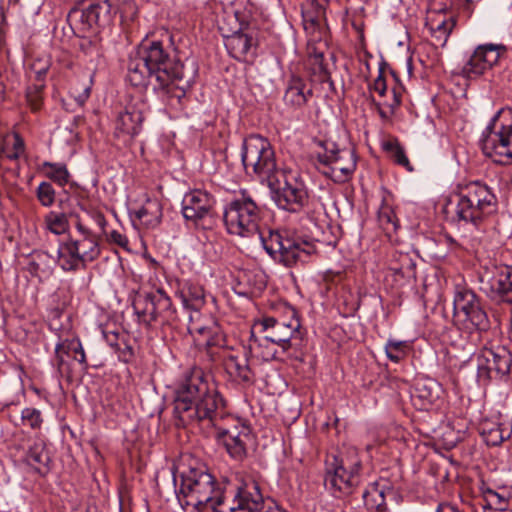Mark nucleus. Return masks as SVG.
Instances as JSON below:
<instances>
[{
  "mask_svg": "<svg viewBox=\"0 0 512 512\" xmlns=\"http://www.w3.org/2000/svg\"><path fill=\"white\" fill-rule=\"evenodd\" d=\"M485 442L489 446H497L511 435V429L503 424H496L493 427L482 431Z\"/></svg>",
  "mask_w": 512,
  "mask_h": 512,
  "instance_id": "obj_44",
  "label": "nucleus"
},
{
  "mask_svg": "<svg viewBox=\"0 0 512 512\" xmlns=\"http://www.w3.org/2000/svg\"><path fill=\"white\" fill-rule=\"evenodd\" d=\"M77 240L69 238L58 245L56 262L64 271H76L86 265L80 254Z\"/></svg>",
  "mask_w": 512,
  "mask_h": 512,
  "instance_id": "obj_24",
  "label": "nucleus"
},
{
  "mask_svg": "<svg viewBox=\"0 0 512 512\" xmlns=\"http://www.w3.org/2000/svg\"><path fill=\"white\" fill-rule=\"evenodd\" d=\"M249 352L242 354H229L224 358L225 371L234 382L241 385H252L255 373L249 364Z\"/></svg>",
  "mask_w": 512,
  "mask_h": 512,
  "instance_id": "obj_20",
  "label": "nucleus"
},
{
  "mask_svg": "<svg viewBox=\"0 0 512 512\" xmlns=\"http://www.w3.org/2000/svg\"><path fill=\"white\" fill-rule=\"evenodd\" d=\"M260 220L261 210L246 190H241L239 195L226 205L223 213L227 232L240 237L256 235Z\"/></svg>",
  "mask_w": 512,
  "mask_h": 512,
  "instance_id": "obj_7",
  "label": "nucleus"
},
{
  "mask_svg": "<svg viewBox=\"0 0 512 512\" xmlns=\"http://www.w3.org/2000/svg\"><path fill=\"white\" fill-rule=\"evenodd\" d=\"M72 125H75L76 127L83 123V117L80 115L74 116L72 120Z\"/></svg>",
  "mask_w": 512,
  "mask_h": 512,
  "instance_id": "obj_61",
  "label": "nucleus"
},
{
  "mask_svg": "<svg viewBox=\"0 0 512 512\" xmlns=\"http://www.w3.org/2000/svg\"><path fill=\"white\" fill-rule=\"evenodd\" d=\"M226 402L209 374L195 368L176 391L174 414L181 425L207 422L217 430V440L229 456L238 462L247 456V440L250 428L237 421L225 428L221 421L230 418Z\"/></svg>",
  "mask_w": 512,
  "mask_h": 512,
  "instance_id": "obj_1",
  "label": "nucleus"
},
{
  "mask_svg": "<svg viewBox=\"0 0 512 512\" xmlns=\"http://www.w3.org/2000/svg\"><path fill=\"white\" fill-rule=\"evenodd\" d=\"M64 355H66V347L63 339L59 337L58 342L55 346V360L56 366L59 371H61L63 365L65 364Z\"/></svg>",
  "mask_w": 512,
  "mask_h": 512,
  "instance_id": "obj_55",
  "label": "nucleus"
},
{
  "mask_svg": "<svg viewBox=\"0 0 512 512\" xmlns=\"http://www.w3.org/2000/svg\"><path fill=\"white\" fill-rule=\"evenodd\" d=\"M86 7H73L67 15V22L74 34L86 37L102 23L110 20L117 0H87Z\"/></svg>",
  "mask_w": 512,
  "mask_h": 512,
  "instance_id": "obj_14",
  "label": "nucleus"
},
{
  "mask_svg": "<svg viewBox=\"0 0 512 512\" xmlns=\"http://www.w3.org/2000/svg\"><path fill=\"white\" fill-rule=\"evenodd\" d=\"M389 270L394 274L395 279L407 281L416 278V263L408 253L394 252L392 254Z\"/></svg>",
  "mask_w": 512,
  "mask_h": 512,
  "instance_id": "obj_31",
  "label": "nucleus"
},
{
  "mask_svg": "<svg viewBox=\"0 0 512 512\" xmlns=\"http://www.w3.org/2000/svg\"><path fill=\"white\" fill-rule=\"evenodd\" d=\"M129 214L133 221L138 220L146 229H154L161 222L162 207L158 200L147 199L143 206Z\"/></svg>",
  "mask_w": 512,
  "mask_h": 512,
  "instance_id": "obj_29",
  "label": "nucleus"
},
{
  "mask_svg": "<svg viewBox=\"0 0 512 512\" xmlns=\"http://www.w3.org/2000/svg\"><path fill=\"white\" fill-rule=\"evenodd\" d=\"M506 52L507 48L503 44L479 45L463 65L461 74L467 79H475L496 65Z\"/></svg>",
  "mask_w": 512,
  "mask_h": 512,
  "instance_id": "obj_19",
  "label": "nucleus"
},
{
  "mask_svg": "<svg viewBox=\"0 0 512 512\" xmlns=\"http://www.w3.org/2000/svg\"><path fill=\"white\" fill-rule=\"evenodd\" d=\"M78 247H80V254L84 263L92 262L100 256L101 250L99 247L96 236H88L77 240Z\"/></svg>",
  "mask_w": 512,
  "mask_h": 512,
  "instance_id": "obj_43",
  "label": "nucleus"
},
{
  "mask_svg": "<svg viewBox=\"0 0 512 512\" xmlns=\"http://www.w3.org/2000/svg\"><path fill=\"white\" fill-rule=\"evenodd\" d=\"M158 289L151 292L139 294L134 300L133 308L139 322L146 326L157 323Z\"/></svg>",
  "mask_w": 512,
  "mask_h": 512,
  "instance_id": "obj_26",
  "label": "nucleus"
},
{
  "mask_svg": "<svg viewBox=\"0 0 512 512\" xmlns=\"http://www.w3.org/2000/svg\"><path fill=\"white\" fill-rule=\"evenodd\" d=\"M477 377L481 382L507 375L512 364V355L503 346L483 348L476 355Z\"/></svg>",
  "mask_w": 512,
  "mask_h": 512,
  "instance_id": "obj_17",
  "label": "nucleus"
},
{
  "mask_svg": "<svg viewBox=\"0 0 512 512\" xmlns=\"http://www.w3.org/2000/svg\"><path fill=\"white\" fill-rule=\"evenodd\" d=\"M43 221L45 229L55 235L65 234L69 230L68 217L63 212L49 211Z\"/></svg>",
  "mask_w": 512,
  "mask_h": 512,
  "instance_id": "obj_38",
  "label": "nucleus"
},
{
  "mask_svg": "<svg viewBox=\"0 0 512 512\" xmlns=\"http://www.w3.org/2000/svg\"><path fill=\"white\" fill-rule=\"evenodd\" d=\"M42 171L48 179L60 187H64L70 179V173L64 163L48 162L42 164Z\"/></svg>",
  "mask_w": 512,
  "mask_h": 512,
  "instance_id": "obj_37",
  "label": "nucleus"
},
{
  "mask_svg": "<svg viewBox=\"0 0 512 512\" xmlns=\"http://www.w3.org/2000/svg\"><path fill=\"white\" fill-rule=\"evenodd\" d=\"M214 197L199 189L186 193L182 200V214L195 226L206 228L214 217Z\"/></svg>",
  "mask_w": 512,
  "mask_h": 512,
  "instance_id": "obj_18",
  "label": "nucleus"
},
{
  "mask_svg": "<svg viewBox=\"0 0 512 512\" xmlns=\"http://www.w3.org/2000/svg\"><path fill=\"white\" fill-rule=\"evenodd\" d=\"M35 195L43 207L49 208L55 203L56 191L50 182L42 181L36 188Z\"/></svg>",
  "mask_w": 512,
  "mask_h": 512,
  "instance_id": "obj_46",
  "label": "nucleus"
},
{
  "mask_svg": "<svg viewBox=\"0 0 512 512\" xmlns=\"http://www.w3.org/2000/svg\"><path fill=\"white\" fill-rule=\"evenodd\" d=\"M173 480L176 497L183 509L191 506L198 511L204 508L219 511L224 491L205 463L184 456L173 473Z\"/></svg>",
  "mask_w": 512,
  "mask_h": 512,
  "instance_id": "obj_3",
  "label": "nucleus"
},
{
  "mask_svg": "<svg viewBox=\"0 0 512 512\" xmlns=\"http://www.w3.org/2000/svg\"><path fill=\"white\" fill-rule=\"evenodd\" d=\"M410 347L411 345L408 341L388 339L384 349L387 358L392 362L398 363L407 356Z\"/></svg>",
  "mask_w": 512,
  "mask_h": 512,
  "instance_id": "obj_41",
  "label": "nucleus"
},
{
  "mask_svg": "<svg viewBox=\"0 0 512 512\" xmlns=\"http://www.w3.org/2000/svg\"><path fill=\"white\" fill-rule=\"evenodd\" d=\"M262 331L265 333L263 340L279 346L283 353L291 357H297L299 352L300 322L293 317L289 322L265 317L261 321Z\"/></svg>",
  "mask_w": 512,
  "mask_h": 512,
  "instance_id": "obj_15",
  "label": "nucleus"
},
{
  "mask_svg": "<svg viewBox=\"0 0 512 512\" xmlns=\"http://www.w3.org/2000/svg\"><path fill=\"white\" fill-rule=\"evenodd\" d=\"M76 229L83 235V238L88 236H95L89 229L84 227L80 222L77 223Z\"/></svg>",
  "mask_w": 512,
  "mask_h": 512,
  "instance_id": "obj_59",
  "label": "nucleus"
},
{
  "mask_svg": "<svg viewBox=\"0 0 512 512\" xmlns=\"http://www.w3.org/2000/svg\"><path fill=\"white\" fill-rule=\"evenodd\" d=\"M441 387L432 379L418 381L412 392V400L422 410H427L440 396Z\"/></svg>",
  "mask_w": 512,
  "mask_h": 512,
  "instance_id": "obj_28",
  "label": "nucleus"
},
{
  "mask_svg": "<svg viewBox=\"0 0 512 512\" xmlns=\"http://www.w3.org/2000/svg\"><path fill=\"white\" fill-rule=\"evenodd\" d=\"M377 218L379 226L387 235L395 233L398 230L399 222L391 206L382 204L378 210Z\"/></svg>",
  "mask_w": 512,
  "mask_h": 512,
  "instance_id": "obj_40",
  "label": "nucleus"
},
{
  "mask_svg": "<svg viewBox=\"0 0 512 512\" xmlns=\"http://www.w3.org/2000/svg\"><path fill=\"white\" fill-rule=\"evenodd\" d=\"M454 316L470 331L486 332L490 321L476 293L465 286H456L454 299Z\"/></svg>",
  "mask_w": 512,
  "mask_h": 512,
  "instance_id": "obj_13",
  "label": "nucleus"
},
{
  "mask_svg": "<svg viewBox=\"0 0 512 512\" xmlns=\"http://www.w3.org/2000/svg\"><path fill=\"white\" fill-rule=\"evenodd\" d=\"M183 306L195 312H199L206 303L207 294L203 286L187 281L178 292Z\"/></svg>",
  "mask_w": 512,
  "mask_h": 512,
  "instance_id": "obj_30",
  "label": "nucleus"
},
{
  "mask_svg": "<svg viewBox=\"0 0 512 512\" xmlns=\"http://www.w3.org/2000/svg\"><path fill=\"white\" fill-rule=\"evenodd\" d=\"M259 239L265 251L275 261L290 267L298 261L304 262L306 257L315 252V245L312 242L296 240L288 237L286 232L278 230L258 229Z\"/></svg>",
  "mask_w": 512,
  "mask_h": 512,
  "instance_id": "obj_9",
  "label": "nucleus"
},
{
  "mask_svg": "<svg viewBox=\"0 0 512 512\" xmlns=\"http://www.w3.org/2000/svg\"><path fill=\"white\" fill-rule=\"evenodd\" d=\"M371 89H373L375 92H377L380 96H384L386 93V80L382 73L378 75V77L374 80Z\"/></svg>",
  "mask_w": 512,
  "mask_h": 512,
  "instance_id": "obj_56",
  "label": "nucleus"
},
{
  "mask_svg": "<svg viewBox=\"0 0 512 512\" xmlns=\"http://www.w3.org/2000/svg\"><path fill=\"white\" fill-rule=\"evenodd\" d=\"M309 62L312 66L313 72L315 74L327 75V68L324 64V55L323 52L317 51L316 49H313L309 51Z\"/></svg>",
  "mask_w": 512,
  "mask_h": 512,
  "instance_id": "obj_51",
  "label": "nucleus"
},
{
  "mask_svg": "<svg viewBox=\"0 0 512 512\" xmlns=\"http://www.w3.org/2000/svg\"><path fill=\"white\" fill-rule=\"evenodd\" d=\"M384 150L388 152L394 162L402 167H404L407 171L412 172L414 170L411 165L404 148L397 141H388L384 143Z\"/></svg>",
  "mask_w": 512,
  "mask_h": 512,
  "instance_id": "obj_42",
  "label": "nucleus"
},
{
  "mask_svg": "<svg viewBox=\"0 0 512 512\" xmlns=\"http://www.w3.org/2000/svg\"><path fill=\"white\" fill-rule=\"evenodd\" d=\"M241 161L246 174L254 175L262 183H268L278 172L275 153L265 137L252 134L244 138Z\"/></svg>",
  "mask_w": 512,
  "mask_h": 512,
  "instance_id": "obj_6",
  "label": "nucleus"
},
{
  "mask_svg": "<svg viewBox=\"0 0 512 512\" xmlns=\"http://www.w3.org/2000/svg\"><path fill=\"white\" fill-rule=\"evenodd\" d=\"M106 238L109 243L116 244L121 248L128 249L129 240L126 235L117 230H112L106 233Z\"/></svg>",
  "mask_w": 512,
  "mask_h": 512,
  "instance_id": "obj_53",
  "label": "nucleus"
},
{
  "mask_svg": "<svg viewBox=\"0 0 512 512\" xmlns=\"http://www.w3.org/2000/svg\"><path fill=\"white\" fill-rule=\"evenodd\" d=\"M267 185L279 209L298 213L308 204V190L298 171L282 169Z\"/></svg>",
  "mask_w": 512,
  "mask_h": 512,
  "instance_id": "obj_8",
  "label": "nucleus"
},
{
  "mask_svg": "<svg viewBox=\"0 0 512 512\" xmlns=\"http://www.w3.org/2000/svg\"><path fill=\"white\" fill-rule=\"evenodd\" d=\"M486 497L489 503L495 505L496 508L499 509L500 511H505L507 509L508 502L499 493L492 490H488L486 493Z\"/></svg>",
  "mask_w": 512,
  "mask_h": 512,
  "instance_id": "obj_54",
  "label": "nucleus"
},
{
  "mask_svg": "<svg viewBox=\"0 0 512 512\" xmlns=\"http://www.w3.org/2000/svg\"><path fill=\"white\" fill-rule=\"evenodd\" d=\"M157 297V323H160L161 325H172L176 323L178 316L171 298L162 289H158Z\"/></svg>",
  "mask_w": 512,
  "mask_h": 512,
  "instance_id": "obj_36",
  "label": "nucleus"
},
{
  "mask_svg": "<svg viewBox=\"0 0 512 512\" xmlns=\"http://www.w3.org/2000/svg\"><path fill=\"white\" fill-rule=\"evenodd\" d=\"M254 46H256V40L253 33L242 28L225 37V47L228 53L239 61L245 60Z\"/></svg>",
  "mask_w": 512,
  "mask_h": 512,
  "instance_id": "obj_25",
  "label": "nucleus"
},
{
  "mask_svg": "<svg viewBox=\"0 0 512 512\" xmlns=\"http://www.w3.org/2000/svg\"><path fill=\"white\" fill-rule=\"evenodd\" d=\"M138 50L153 70L154 90H160L171 100L180 103L194 83L197 74L194 62L187 68L186 63L177 59L173 36L168 31L161 35V39L143 40Z\"/></svg>",
  "mask_w": 512,
  "mask_h": 512,
  "instance_id": "obj_2",
  "label": "nucleus"
},
{
  "mask_svg": "<svg viewBox=\"0 0 512 512\" xmlns=\"http://www.w3.org/2000/svg\"><path fill=\"white\" fill-rule=\"evenodd\" d=\"M362 461L355 448L328 455L325 460V489L337 499L354 493L362 482Z\"/></svg>",
  "mask_w": 512,
  "mask_h": 512,
  "instance_id": "obj_4",
  "label": "nucleus"
},
{
  "mask_svg": "<svg viewBox=\"0 0 512 512\" xmlns=\"http://www.w3.org/2000/svg\"><path fill=\"white\" fill-rule=\"evenodd\" d=\"M150 69L139 50L129 57L127 65V81L134 87L145 88L155 75Z\"/></svg>",
  "mask_w": 512,
  "mask_h": 512,
  "instance_id": "obj_22",
  "label": "nucleus"
},
{
  "mask_svg": "<svg viewBox=\"0 0 512 512\" xmlns=\"http://www.w3.org/2000/svg\"><path fill=\"white\" fill-rule=\"evenodd\" d=\"M25 461L41 475H45L49 472L51 459L43 441L35 442V444L29 448L25 456Z\"/></svg>",
  "mask_w": 512,
  "mask_h": 512,
  "instance_id": "obj_33",
  "label": "nucleus"
},
{
  "mask_svg": "<svg viewBox=\"0 0 512 512\" xmlns=\"http://www.w3.org/2000/svg\"><path fill=\"white\" fill-rule=\"evenodd\" d=\"M22 425L32 430H40L44 419L40 410L33 407H26L21 412Z\"/></svg>",
  "mask_w": 512,
  "mask_h": 512,
  "instance_id": "obj_47",
  "label": "nucleus"
},
{
  "mask_svg": "<svg viewBox=\"0 0 512 512\" xmlns=\"http://www.w3.org/2000/svg\"><path fill=\"white\" fill-rule=\"evenodd\" d=\"M25 152L24 140L19 134L15 133L11 138L5 139L3 147L0 149V158L9 160H18Z\"/></svg>",
  "mask_w": 512,
  "mask_h": 512,
  "instance_id": "obj_39",
  "label": "nucleus"
},
{
  "mask_svg": "<svg viewBox=\"0 0 512 512\" xmlns=\"http://www.w3.org/2000/svg\"><path fill=\"white\" fill-rule=\"evenodd\" d=\"M95 222H96V223H97V225L101 228L102 232L106 234V232H105V226H106V224H107V221H106V219H105L104 215H103V214H101V213L96 214V216H95Z\"/></svg>",
  "mask_w": 512,
  "mask_h": 512,
  "instance_id": "obj_58",
  "label": "nucleus"
},
{
  "mask_svg": "<svg viewBox=\"0 0 512 512\" xmlns=\"http://www.w3.org/2000/svg\"><path fill=\"white\" fill-rule=\"evenodd\" d=\"M480 290L491 300L512 304V267L485 266L479 272Z\"/></svg>",
  "mask_w": 512,
  "mask_h": 512,
  "instance_id": "obj_16",
  "label": "nucleus"
},
{
  "mask_svg": "<svg viewBox=\"0 0 512 512\" xmlns=\"http://www.w3.org/2000/svg\"><path fill=\"white\" fill-rule=\"evenodd\" d=\"M27 271L33 277H48L52 274L55 259L46 251L35 250L28 255Z\"/></svg>",
  "mask_w": 512,
  "mask_h": 512,
  "instance_id": "obj_32",
  "label": "nucleus"
},
{
  "mask_svg": "<svg viewBox=\"0 0 512 512\" xmlns=\"http://www.w3.org/2000/svg\"><path fill=\"white\" fill-rule=\"evenodd\" d=\"M189 318H190V321H193L192 316H190ZM189 330L196 331L200 334H205V333L211 334L206 341L207 346H222L225 342L223 334L218 332L217 327H214L212 330V329H209L206 327H200V326L194 324L193 322H191V325L189 326Z\"/></svg>",
  "mask_w": 512,
  "mask_h": 512,
  "instance_id": "obj_48",
  "label": "nucleus"
},
{
  "mask_svg": "<svg viewBox=\"0 0 512 512\" xmlns=\"http://www.w3.org/2000/svg\"><path fill=\"white\" fill-rule=\"evenodd\" d=\"M328 0H312L303 8L302 18L305 30H316L320 28L325 16V4Z\"/></svg>",
  "mask_w": 512,
  "mask_h": 512,
  "instance_id": "obj_34",
  "label": "nucleus"
},
{
  "mask_svg": "<svg viewBox=\"0 0 512 512\" xmlns=\"http://www.w3.org/2000/svg\"><path fill=\"white\" fill-rule=\"evenodd\" d=\"M264 288V282L263 281H260L259 282V285L257 287L258 290H262Z\"/></svg>",
  "mask_w": 512,
  "mask_h": 512,
  "instance_id": "obj_63",
  "label": "nucleus"
},
{
  "mask_svg": "<svg viewBox=\"0 0 512 512\" xmlns=\"http://www.w3.org/2000/svg\"><path fill=\"white\" fill-rule=\"evenodd\" d=\"M111 347L114 348L118 355V359L123 363H131L134 359V350L131 345L127 342H115L111 343Z\"/></svg>",
  "mask_w": 512,
  "mask_h": 512,
  "instance_id": "obj_50",
  "label": "nucleus"
},
{
  "mask_svg": "<svg viewBox=\"0 0 512 512\" xmlns=\"http://www.w3.org/2000/svg\"><path fill=\"white\" fill-rule=\"evenodd\" d=\"M436 512H462L456 506L450 503H440L436 509Z\"/></svg>",
  "mask_w": 512,
  "mask_h": 512,
  "instance_id": "obj_57",
  "label": "nucleus"
},
{
  "mask_svg": "<svg viewBox=\"0 0 512 512\" xmlns=\"http://www.w3.org/2000/svg\"><path fill=\"white\" fill-rule=\"evenodd\" d=\"M66 347V355L72 356L75 361L81 364L84 368L88 367L86 355L79 338L63 339Z\"/></svg>",
  "mask_w": 512,
  "mask_h": 512,
  "instance_id": "obj_45",
  "label": "nucleus"
},
{
  "mask_svg": "<svg viewBox=\"0 0 512 512\" xmlns=\"http://www.w3.org/2000/svg\"><path fill=\"white\" fill-rule=\"evenodd\" d=\"M143 112L135 105H130L120 112L115 121V135L117 137L134 138L142 129Z\"/></svg>",
  "mask_w": 512,
  "mask_h": 512,
  "instance_id": "obj_21",
  "label": "nucleus"
},
{
  "mask_svg": "<svg viewBox=\"0 0 512 512\" xmlns=\"http://www.w3.org/2000/svg\"><path fill=\"white\" fill-rule=\"evenodd\" d=\"M44 87V83H34L27 88L26 99L33 111L39 110L42 105Z\"/></svg>",
  "mask_w": 512,
  "mask_h": 512,
  "instance_id": "obj_49",
  "label": "nucleus"
},
{
  "mask_svg": "<svg viewBox=\"0 0 512 512\" xmlns=\"http://www.w3.org/2000/svg\"><path fill=\"white\" fill-rule=\"evenodd\" d=\"M497 112L482 131L479 146L483 154L500 165L512 164V119L503 122Z\"/></svg>",
  "mask_w": 512,
  "mask_h": 512,
  "instance_id": "obj_10",
  "label": "nucleus"
},
{
  "mask_svg": "<svg viewBox=\"0 0 512 512\" xmlns=\"http://www.w3.org/2000/svg\"><path fill=\"white\" fill-rule=\"evenodd\" d=\"M456 23L457 19L453 15L435 13L428 17L426 26L434 40V45L445 47Z\"/></svg>",
  "mask_w": 512,
  "mask_h": 512,
  "instance_id": "obj_23",
  "label": "nucleus"
},
{
  "mask_svg": "<svg viewBox=\"0 0 512 512\" xmlns=\"http://www.w3.org/2000/svg\"><path fill=\"white\" fill-rule=\"evenodd\" d=\"M455 216L458 221L478 227L487 217L497 211L498 200L492 188L475 181L461 187L456 194Z\"/></svg>",
  "mask_w": 512,
  "mask_h": 512,
  "instance_id": "obj_5",
  "label": "nucleus"
},
{
  "mask_svg": "<svg viewBox=\"0 0 512 512\" xmlns=\"http://www.w3.org/2000/svg\"><path fill=\"white\" fill-rule=\"evenodd\" d=\"M49 68L48 61H35L30 68V78H33L35 83H44Z\"/></svg>",
  "mask_w": 512,
  "mask_h": 512,
  "instance_id": "obj_52",
  "label": "nucleus"
},
{
  "mask_svg": "<svg viewBox=\"0 0 512 512\" xmlns=\"http://www.w3.org/2000/svg\"><path fill=\"white\" fill-rule=\"evenodd\" d=\"M320 150L315 153L319 165L324 166L322 173L334 182L348 180L356 169L355 152L349 148L340 149L331 141H320Z\"/></svg>",
  "mask_w": 512,
  "mask_h": 512,
  "instance_id": "obj_11",
  "label": "nucleus"
},
{
  "mask_svg": "<svg viewBox=\"0 0 512 512\" xmlns=\"http://www.w3.org/2000/svg\"><path fill=\"white\" fill-rule=\"evenodd\" d=\"M363 501L366 508L371 512H385L387 509L384 487H381L377 482L367 486L363 492Z\"/></svg>",
  "mask_w": 512,
  "mask_h": 512,
  "instance_id": "obj_35",
  "label": "nucleus"
},
{
  "mask_svg": "<svg viewBox=\"0 0 512 512\" xmlns=\"http://www.w3.org/2000/svg\"><path fill=\"white\" fill-rule=\"evenodd\" d=\"M75 127H76V126H75V125H72V123H71V124H70V126H68V127H67V129H68L71 133H73V132H74V128H75Z\"/></svg>",
  "mask_w": 512,
  "mask_h": 512,
  "instance_id": "obj_62",
  "label": "nucleus"
},
{
  "mask_svg": "<svg viewBox=\"0 0 512 512\" xmlns=\"http://www.w3.org/2000/svg\"><path fill=\"white\" fill-rule=\"evenodd\" d=\"M109 341V344L111 345V343H114V340H108Z\"/></svg>",
  "mask_w": 512,
  "mask_h": 512,
  "instance_id": "obj_64",
  "label": "nucleus"
},
{
  "mask_svg": "<svg viewBox=\"0 0 512 512\" xmlns=\"http://www.w3.org/2000/svg\"><path fill=\"white\" fill-rule=\"evenodd\" d=\"M89 92H90L89 88H86L84 93L76 99L80 106H82L84 104V102L87 100V98L89 97Z\"/></svg>",
  "mask_w": 512,
  "mask_h": 512,
  "instance_id": "obj_60",
  "label": "nucleus"
},
{
  "mask_svg": "<svg viewBox=\"0 0 512 512\" xmlns=\"http://www.w3.org/2000/svg\"><path fill=\"white\" fill-rule=\"evenodd\" d=\"M313 91L305 81L300 78L293 76L286 87L284 93V103L292 109L302 108L308 100L312 97Z\"/></svg>",
  "mask_w": 512,
  "mask_h": 512,
  "instance_id": "obj_27",
  "label": "nucleus"
},
{
  "mask_svg": "<svg viewBox=\"0 0 512 512\" xmlns=\"http://www.w3.org/2000/svg\"><path fill=\"white\" fill-rule=\"evenodd\" d=\"M218 512H285L271 499L264 500L258 483L247 478L236 488L233 505L226 503L223 492L221 506Z\"/></svg>",
  "mask_w": 512,
  "mask_h": 512,
  "instance_id": "obj_12",
  "label": "nucleus"
}]
</instances>
